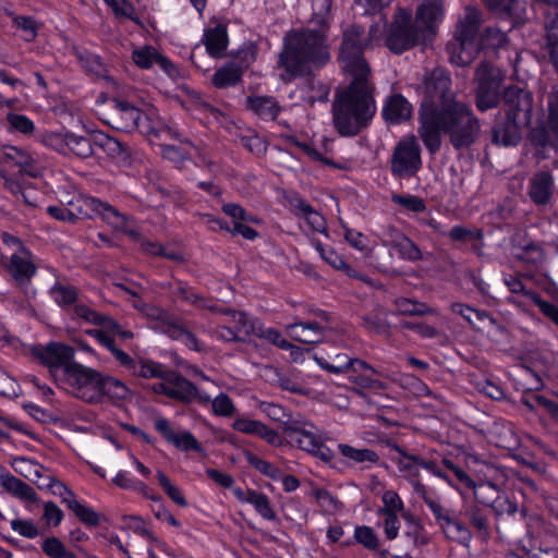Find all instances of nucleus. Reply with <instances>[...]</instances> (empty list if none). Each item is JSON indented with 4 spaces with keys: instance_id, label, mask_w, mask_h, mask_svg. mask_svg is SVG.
<instances>
[{
    "instance_id": "1",
    "label": "nucleus",
    "mask_w": 558,
    "mask_h": 558,
    "mask_svg": "<svg viewBox=\"0 0 558 558\" xmlns=\"http://www.w3.org/2000/svg\"><path fill=\"white\" fill-rule=\"evenodd\" d=\"M362 28L351 25L344 29L338 60L349 77V86L337 94L332 105L333 125L341 136H354L375 114L371 69L363 54Z\"/></svg>"
},
{
    "instance_id": "2",
    "label": "nucleus",
    "mask_w": 558,
    "mask_h": 558,
    "mask_svg": "<svg viewBox=\"0 0 558 558\" xmlns=\"http://www.w3.org/2000/svg\"><path fill=\"white\" fill-rule=\"evenodd\" d=\"M330 0H313V16L306 28L284 37L279 65L284 69V81L306 74L313 65H323L330 59L327 32L330 21Z\"/></svg>"
},
{
    "instance_id": "3",
    "label": "nucleus",
    "mask_w": 558,
    "mask_h": 558,
    "mask_svg": "<svg viewBox=\"0 0 558 558\" xmlns=\"http://www.w3.org/2000/svg\"><path fill=\"white\" fill-rule=\"evenodd\" d=\"M480 121L463 102L453 104L447 110H436L426 104L420 113L418 135L430 154L441 146V133L448 134L457 149L475 142L480 133Z\"/></svg>"
},
{
    "instance_id": "4",
    "label": "nucleus",
    "mask_w": 558,
    "mask_h": 558,
    "mask_svg": "<svg viewBox=\"0 0 558 558\" xmlns=\"http://www.w3.org/2000/svg\"><path fill=\"white\" fill-rule=\"evenodd\" d=\"M481 14L474 8H466L458 19L453 38L447 45L449 60L457 66H466L477 57L481 49L502 47L506 34L497 28L487 27L480 32Z\"/></svg>"
},
{
    "instance_id": "5",
    "label": "nucleus",
    "mask_w": 558,
    "mask_h": 558,
    "mask_svg": "<svg viewBox=\"0 0 558 558\" xmlns=\"http://www.w3.org/2000/svg\"><path fill=\"white\" fill-rule=\"evenodd\" d=\"M421 37L426 36L415 23H411L410 12L399 9L389 28L386 17L381 13L376 15L365 46L374 47L384 43L389 50L401 53L413 47Z\"/></svg>"
},
{
    "instance_id": "6",
    "label": "nucleus",
    "mask_w": 558,
    "mask_h": 558,
    "mask_svg": "<svg viewBox=\"0 0 558 558\" xmlns=\"http://www.w3.org/2000/svg\"><path fill=\"white\" fill-rule=\"evenodd\" d=\"M504 99L508 106L507 124L494 129V143L502 146H514L521 140L522 129L531 122L532 95L519 86H509Z\"/></svg>"
},
{
    "instance_id": "7",
    "label": "nucleus",
    "mask_w": 558,
    "mask_h": 558,
    "mask_svg": "<svg viewBox=\"0 0 558 558\" xmlns=\"http://www.w3.org/2000/svg\"><path fill=\"white\" fill-rule=\"evenodd\" d=\"M117 287L130 293L131 296L135 299L133 301V306L149 319L151 329L156 330L157 332L165 333L173 340L181 341L191 350H202L197 338L184 327H182L172 315L157 306L143 303L137 299L142 290L140 287L128 288L122 283L117 284Z\"/></svg>"
},
{
    "instance_id": "8",
    "label": "nucleus",
    "mask_w": 558,
    "mask_h": 558,
    "mask_svg": "<svg viewBox=\"0 0 558 558\" xmlns=\"http://www.w3.org/2000/svg\"><path fill=\"white\" fill-rule=\"evenodd\" d=\"M100 375L90 367L72 363L57 385L85 402L100 403Z\"/></svg>"
},
{
    "instance_id": "9",
    "label": "nucleus",
    "mask_w": 558,
    "mask_h": 558,
    "mask_svg": "<svg viewBox=\"0 0 558 558\" xmlns=\"http://www.w3.org/2000/svg\"><path fill=\"white\" fill-rule=\"evenodd\" d=\"M69 203L71 213H73V222L77 219L100 217L113 229L124 233H131L128 218L114 207L107 203H102L98 198L90 196H77Z\"/></svg>"
},
{
    "instance_id": "10",
    "label": "nucleus",
    "mask_w": 558,
    "mask_h": 558,
    "mask_svg": "<svg viewBox=\"0 0 558 558\" xmlns=\"http://www.w3.org/2000/svg\"><path fill=\"white\" fill-rule=\"evenodd\" d=\"M504 80L505 75L499 68L486 62L478 65L475 73L477 83L475 102L480 111L497 107Z\"/></svg>"
},
{
    "instance_id": "11",
    "label": "nucleus",
    "mask_w": 558,
    "mask_h": 558,
    "mask_svg": "<svg viewBox=\"0 0 558 558\" xmlns=\"http://www.w3.org/2000/svg\"><path fill=\"white\" fill-rule=\"evenodd\" d=\"M422 168L421 147L414 135L401 138L390 158V171L395 178L414 177Z\"/></svg>"
},
{
    "instance_id": "12",
    "label": "nucleus",
    "mask_w": 558,
    "mask_h": 558,
    "mask_svg": "<svg viewBox=\"0 0 558 558\" xmlns=\"http://www.w3.org/2000/svg\"><path fill=\"white\" fill-rule=\"evenodd\" d=\"M450 86V77L444 70L435 69L428 73L420 86L425 94L420 113L426 104H430L436 110H447L451 105L460 104V101L456 100V96L451 92Z\"/></svg>"
},
{
    "instance_id": "13",
    "label": "nucleus",
    "mask_w": 558,
    "mask_h": 558,
    "mask_svg": "<svg viewBox=\"0 0 558 558\" xmlns=\"http://www.w3.org/2000/svg\"><path fill=\"white\" fill-rule=\"evenodd\" d=\"M222 210L226 215L232 218V228H229L222 220L207 214L203 215L202 219L213 229L216 227L219 229H225L232 234H239L243 236L245 240L253 241L258 236V232L253 229L250 223H260L262 221L259 218L247 214L243 207L234 203L225 204L222 206Z\"/></svg>"
},
{
    "instance_id": "14",
    "label": "nucleus",
    "mask_w": 558,
    "mask_h": 558,
    "mask_svg": "<svg viewBox=\"0 0 558 558\" xmlns=\"http://www.w3.org/2000/svg\"><path fill=\"white\" fill-rule=\"evenodd\" d=\"M223 315L225 319L222 322L225 325L213 330V337L222 341H238L244 340L246 337L254 336L257 332L258 320L246 313L226 311Z\"/></svg>"
},
{
    "instance_id": "15",
    "label": "nucleus",
    "mask_w": 558,
    "mask_h": 558,
    "mask_svg": "<svg viewBox=\"0 0 558 558\" xmlns=\"http://www.w3.org/2000/svg\"><path fill=\"white\" fill-rule=\"evenodd\" d=\"M34 353L48 368L56 384L72 365L71 360L74 357L73 348L60 342H50L46 347L36 348Z\"/></svg>"
},
{
    "instance_id": "16",
    "label": "nucleus",
    "mask_w": 558,
    "mask_h": 558,
    "mask_svg": "<svg viewBox=\"0 0 558 558\" xmlns=\"http://www.w3.org/2000/svg\"><path fill=\"white\" fill-rule=\"evenodd\" d=\"M314 359L323 369L336 375H349L350 373H357L362 371L375 373V368L365 361L355 357H350L343 353H339L328 357L316 354Z\"/></svg>"
},
{
    "instance_id": "17",
    "label": "nucleus",
    "mask_w": 558,
    "mask_h": 558,
    "mask_svg": "<svg viewBox=\"0 0 558 558\" xmlns=\"http://www.w3.org/2000/svg\"><path fill=\"white\" fill-rule=\"evenodd\" d=\"M381 244L389 248V254H398L401 259L409 262L420 260L422 253L420 248L400 231L388 228L381 235Z\"/></svg>"
},
{
    "instance_id": "18",
    "label": "nucleus",
    "mask_w": 558,
    "mask_h": 558,
    "mask_svg": "<svg viewBox=\"0 0 558 558\" xmlns=\"http://www.w3.org/2000/svg\"><path fill=\"white\" fill-rule=\"evenodd\" d=\"M474 496L480 504L493 507L498 513L513 514L517 512L515 504L501 497L499 488L492 482L475 483L471 487Z\"/></svg>"
},
{
    "instance_id": "19",
    "label": "nucleus",
    "mask_w": 558,
    "mask_h": 558,
    "mask_svg": "<svg viewBox=\"0 0 558 558\" xmlns=\"http://www.w3.org/2000/svg\"><path fill=\"white\" fill-rule=\"evenodd\" d=\"M155 429L163 437L166 441L172 444L182 451H202V446L195 436L189 430L175 432L169 420L156 417L154 421Z\"/></svg>"
},
{
    "instance_id": "20",
    "label": "nucleus",
    "mask_w": 558,
    "mask_h": 558,
    "mask_svg": "<svg viewBox=\"0 0 558 558\" xmlns=\"http://www.w3.org/2000/svg\"><path fill=\"white\" fill-rule=\"evenodd\" d=\"M73 312L76 317L84 319L87 323L94 324L98 326V329H94L93 331H102V332H113L120 333L123 338H132L133 333L129 330H124L117 322L112 318L104 316L89 306L81 303H75L73 306Z\"/></svg>"
},
{
    "instance_id": "21",
    "label": "nucleus",
    "mask_w": 558,
    "mask_h": 558,
    "mask_svg": "<svg viewBox=\"0 0 558 558\" xmlns=\"http://www.w3.org/2000/svg\"><path fill=\"white\" fill-rule=\"evenodd\" d=\"M444 15L445 11L440 0H428L423 2L417 9L414 23L427 37L441 23Z\"/></svg>"
},
{
    "instance_id": "22",
    "label": "nucleus",
    "mask_w": 558,
    "mask_h": 558,
    "mask_svg": "<svg viewBox=\"0 0 558 558\" xmlns=\"http://www.w3.org/2000/svg\"><path fill=\"white\" fill-rule=\"evenodd\" d=\"M232 428L243 434L256 435L271 446L277 447L282 444L281 436L277 430L268 427L263 422L257 420H251L247 417L236 418L232 423Z\"/></svg>"
},
{
    "instance_id": "23",
    "label": "nucleus",
    "mask_w": 558,
    "mask_h": 558,
    "mask_svg": "<svg viewBox=\"0 0 558 558\" xmlns=\"http://www.w3.org/2000/svg\"><path fill=\"white\" fill-rule=\"evenodd\" d=\"M232 493L240 502L252 505L256 512L264 519L268 521L277 519L276 511L271 507L270 500L265 494L254 489L243 490L240 487H234Z\"/></svg>"
},
{
    "instance_id": "24",
    "label": "nucleus",
    "mask_w": 558,
    "mask_h": 558,
    "mask_svg": "<svg viewBox=\"0 0 558 558\" xmlns=\"http://www.w3.org/2000/svg\"><path fill=\"white\" fill-rule=\"evenodd\" d=\"M98 389L100 390V402L107 398L113 404L119 405L132 399L131 389L123 381L112 376L101 374Z\"/></svg>"
},
{
    "instance_id": "25",
    "label": "nucleus",
    "mask_w": 558,
    "mask_h": 558,
    "mask_svg": "<svg viewBox=\"0 0 558 558\" xmlns=\"http://www.w3.org/2000/svg\"><path fill=\"white\" fill-rule=\"evenodd\" d=\"M202 41L210 57L221 58L228 46L227 27L220 23L206 27Z\"/></svg>"
},
{
    "instance_id": "26",
    "label": "nucleus",
    "mask_w": 558,
    "mask_h": 558,
    "mask_svg": "<svg viewBox=\"0 0 558 558\" xmlns=\"http://www.w3.org/2000/svg\"><path fill=\"white\" fill-rule=\"evenodd\" d=\"M0 486L14 497L29 502L37 501V494L35 489L9 473L2 465H0Z\"/></svg>"
},
{
    "instance_id": "27",
    "label": "nucleus",
    "mask_w": 558,
    "mask_h": 558,
    "mask_svg": "<svg viewBox=\"0 0 558 558\" xmlns=\"http://www.w3.org/2000/svg\"><path fill=\"white\" fill-rule=\"evenodd\" d=\"M412 105L402 95H392L387 98L383 107V117L392 124L402 123L412 116Z\"/></svg>"
},
{
    "instance_id": "28",
    "label": "nucleus",
    "mask_w": 558,
    "mask_h": 558,
    "mask_svg": "<svg viewBox=\"0 0 558 558\" xmlns=\"http://www.w3.org/2000/svg\"><path fill=\"white\" fill-rule=\"evenodd\" d=\"M287 332L293 340L307 344L318 343L325 337V328L316 322L290 324Z\"/></svg>"
},
{
    "instance_id": "29",
    "label": "nucleus",
    "mask_w": 558,
    "mask_h": 558,
    "mask_svg": "<svg viewBox=\"0 0 558 558\" xmlns=\"http://www.w3.org/2000/svg\"><path fill=\"white\" fill-rule=\"evenodd\" d=\"M9 271L12 277L20 282L29 279L36 272V267L32 260L31 253L21 248L17 253L12 254Z\"/></svg>"
},
{
    "instance_id": "30",
    "label": "nucleus",
    "mask_w": 558,
    "mask_h": 558,
    "mask_svg": "<svg viewBox=\"0 0 558 558\" xmlns=\"http://www.w3.org/2000/svg\"><path fill=\"white\" fill-rule=\"evenodd\" d=\"M64 490L68 497H63V502L66 504L74 514L85 524L97 526L100 522V515L90 507L80 502L74 494L64 485L58 484Z\"/></svg>"
},
{
    "instance_id": "31",
    "label": "nucleus",
    "mask_w": 558,
    "mask_h": 558,
    "mask_svg": "<svg viewBox=\"0 0 558 558\" xmlns=\"http://www.w3.org/2000/svg\"><path fill=\"white\" fill-rule=\"evenodd\" d=\"M141 111L140 118L136 121L137 123L133 129H137L142 134L147 136H156L166 131L163 123L158 116V111L154 106L145 105Z\"/></svg>"
},
{
    "instance_id": "32",
    "label": "nucleus",
    "mask_w": 558,
    "mask_h": 558,
    "mask_svg": "<svg viewBox=\"0 0 558 558\" xmlns=\"http://www.w3.org/2000/svg\"><path fill=\"white\" fill-rule=\"evenodd\" d=\"M88 333L92 335L100 344L111 351L120 364L131 373L136 361H134L128 353L123 352L114 345V340L117 338L124 339L120 333H105L102 331H88Z\"/></svg>"
},
{
    "instance_id": "33",
    "label": "nucleus",
    "mask_w": 558,
    "mask_h": 558,
    "mask_svg": "<svg viewBox=\"0 0 558 558\" xmlns=\"http://www.w3.org/2000/svg\"><path fill=\"white\" fill-rule=\"evenodd\" d=\"M493 11L509 17L513 25L523 20L524 3L520 0H483Z\"/></svg>"
},
{
    "instance_id": "34",
    "label": "nucleus",
    "mask_w": 558,
    "mask_h": 558,
    "mask_svg": "<svg viewBox=\"0 0 558 558\" xmlns=\"http://www.w3.org/2000/svg\"><path fill=\"white\" fill-rule=\"evenodd\" d=\"M247 107L264 120L276 119L280 110L275 98L269 96L248 97Z\"/></svg>"
},
{
    "instance_id": "35",
    "label": "nucleus",
    "mask_w": 558,
    "mask_h": 558,
    "mask_svg": "<svg viewBox=\"0 0 558 558\" xmlns=\"http://www.w3.org/2000/svg\"><path fill=\"white\" fill-rule=\"evenodd\" d=\"M293 210L295 214L301 217L308 229L313 232L322 233L325 231V219L324 217L314 210L303 199H296L293 204Z\"/></svg>"
},
{
    "instance_id": "36",
    "label": "nucleus",
    "mask_w": 558,
    "mask_h": 558,
    "mask_svg": "<svg viewBox=\"0 0 558 558\" xmlns=\"http://www.w3.org/2000/svg\"><path fill=\"white\" fill-rule=\"evenodd\" d=\"M553 193V177L547 172H541L534 177L531 183L530 196L537 204H546Z\"/></svg>"
},
{
    "instance_id": "37",
    "label": "nucleus",
    "mask_w": 558,
    "mask_h": 558,
    "mask_svg": "<svg viewBox=\"0 0 558 558\" xmlns=\"http://www.w3.org/2000/svg\"><path fill=\"white\" fill-rule=\"evenodd\" d=\"M546 49L550 60L558 68V12L546 13Z\"/></svg>"
},
{
    "instance_id": "38",
    "label": "nucleus",
    "mask_w": 558,
    "mask_h": 558,
    "mask_svg": "<svg viewBox=\"0 0 558 558\" xmlns=\"http://www.w3.org/2000/svg\"><path fill=\"white\" fill-rule=\"evenodd\" d=\"M400 457L396 460L398 471L413 485H418L421 458L411 456L398 449Z\"/></svg>"
},
{
    "instance_id": "39",
    "label": "nucleus",
    "mask_w": 558,
    "mask_h": 558,
    "mask_svg": "<svg viewBox=\"0 0 558 558\" xmlns=\"http://www.w3.org/2000/svg\"><path fill=\"white\" fill-rule=\"evenodd\" d=\"M170 398L182 400L185 402L193 401L197 396V388L182 376L172 372L171 377Z\"/></svg>"
},
{
    "instance_id": "40",
    "label": "nucleus",
    "mask_w": 558,
    "mask_h": 558,
    "mask_svg": "<svg viewBox=\"0 0 558 558\" xmlns=\"http://www.w3.org/2000/svg\"><path fill=\"white\" fill-rule=\"evenodd\" d=\"M440 527L445 535L451 541L461 544H468L471 541V532L460 520L457 519L456 514H452L449 520L442 522Z\"/></svg>"
},
{
    "instance_id": "41",
    "label": "nucleus",
    "mask_w": 558,
    "mask_h": 558,
    "mask_svg": "<svg viewBox=\"0 0 558 558\" xmlns=\"http://www.w3.org/2000/svg\"><path fill=\"white\" fill-rule=\"evenodd\" d=\"M66 141L68 153H72L80 158H87L96 153L94 136L84 137L71 133V135H68Z\"/></svg>"
},
{
    "instance_id": "42",
    "label": "nucleus",
    "mask_w": 558,
    "mask_h": 558,
    "mask_svg": "<svg viewBox=\"0 0 558 558\" xmlns=\"http://www.w3.org/2000/svg\"><path fill=\"white\" fill-rule=\"evenodd\" d=\"M1 163L11 162L19 166L23 171L28 172L32 167V157L23 149L15 146H4L0 150Z\"/></svg>"
},
{
    "instance_id": "43",
    "label": "nucleus",
    "mask_w": 558,
    "mask_h": 558,
    "mask_svg": "<svg viewBox=\"0 0 558 558\" xmlns=\"http://www.w3.org/2000/svg\"><path fill=\"white\" fill-rule=\"evenodd\" d=\"M49 292L52 300L63 308L73 307L77 301L76 289L72 286L57 282L53 287L50 288Z\"/></svg>"
},
{
    "instance_id": "44",
    "label": "nucleus",
    "mask_w": 558,
    "mask_h": 558,
    "mask_svg": "<svg viewBox=\"0 0 558 558\" xmlns=\"http://www.w3.org/2000/svg\"><path fill=\"white\" fill-rule=\"evenodd\" d=\"M241 75V69L233 63H229L216 71L213 76V84L218 88L233 86L240 81Z\"/></svg>"
},
{
    "instance_id": "45",
    "label": "nucleus",
    "mask_w": 558,
    "mask_h": 558,
    "mask_svg": "<svg viewBox=\"0 0 558 558\" xmlns=\"http://www.w3.org/2000/svg\"><path fill=\"white\" fill-rule=\"evenodd\" d=\"M94 144L96 149H101L111 158H121L125 154L122 144L118 140L104 133L94 135Z\"/></svg>"
},
{
    "instance_id": "46",
    "label": "nucleus",
    "mask_w": 558,
    "mask_h": 558,
    "mask_svg": "<svg viewBox=\"0 0 558 558\" xmlns=\"http://www.w3.org/2000/svg\"><path fill=\"white\" fill-rule=\"evenodd\" d=\"M160 56L161 53H159L156 48L151 46H143L133 50L132 60L138 68L148 70L155 63L157 64Z\"/></svg>"
},
{
    "instance_id": "47",
    "label": "nucleus",
    "mask_w": 558,
    "mask_h": 558,
    "mask_svg": "<svg viewBox=\"0 0 558 558\" xmlns=\"http://www.w3.org/2000/svg\"><path fill=\"white\" fill-rule=\"evenodd\" d=\"M114 102V109L117 110V113L120 116L122 121L124 122L125 129H133L134 125L137 123V119L140 118V113L142 112V108H137L133 105H131L126 100H113Z\"/></svg>"
},
{
    "instance_id": "48",
    "label": "nucleus",
    "mask_w": 558,
    "mask_h": 558,
    "mask_svg": "<svg viewBox=\"0 0 558 558\" xmlns=\"http://www.w3.org/2000/svg\"><path fill=\"white\" fill-rule=\"evenodd\" d=\"M338 449L343 457L356 463H375L378 460V456L376 454V452L369 449H357L347 444H339Z\"/></svg>"
},
{
    "instance_id": "49",
    "label": "nucleus",
    "mask_w": 558,
    "mask_h": 558,
    "mask_svg": "<svg viewBox=\"0 0 558 558\" xmlns=\"http://www.w3.org/2000/svg\"><path fill=\"white\" fill-rule=\"evenodd\" d=\"M244 458L247 463L262 474L270 477L271 480L278 481L281 478V471L271 464L270 462L258 458L256 454L246 451Z\"/></svg>"
},
{
    "instance_id": "50",
    "label": "nucleus",
    "mask_w": 558,
    "mask_h": 558,
    "mask_svg": "<svg viewBox=\"0 0 558 558\" xmlns=\"http://www.w3.org/2000/svg\"><path fill=\"white\" fill-rule=\"evenodd\" d=\"M10 526L17 535L28 539H34L40 535V529L32 519L14 518L10 521Z\"/></svg>"
},
{
    "instance_id": "51",
    "label": "nucleus",
    "mask_w": 558,
    "mask_h": 558,
    "mask_svg": "<svg viewBox=\"0 0 558 558\" xmlns=\"http://www.w3.org/2000/svg\"><path fill=\"white\" fill-rule=\"evenodd\" d=\"M165 369L159 363L150 360H140L135 362L131 374L143 378H156L162 376Z\"/></svg>"
},
{
    "instance_id": "52",
    "label": "nucleus",
    "mask_w": 558,
    "mask_h": 558,
    "mask_svg": "<svg viewBox=\"0 0 558 558\" xmlns=\"http://www.w3.org/2000/svg\"><path fill=\"white\" fill-rule=\"evenodd\" d=\"M355 542L368 550H376L379 547V538L368 525H357L354 529Z\"/></svg>"
},
{
    "instance_id": "53",
    "label": "nucleus",
    "mask_w": 558,
    "mask_h": 558,
    "mask_svg": "<svg viewBox=\"0 0 558 558\" xmlns=\"http://www.w3.org/2000/svg\"><path fill=\"white\" fill-rule=\"evenodd\" d=\"M41 549L49 558H75V555L66 550L64 544L54 536L45 538Z\"/></svg>"
},
{
    "instance_id": "54",
    "label": "nucleus",
    "mask_w": 558,
    "mask_h": 558,
    "mask_svg": "<svg viewBox=\"0 0 558 558\" xmlns=\"http://www.w3.org/2000/svg\"><path fill=\"white\" fill-rule=\"evenodd\" d=\"M157 480L168 497L178 506L186 507L187 502L182 492L171 482V480L161 471L157 472Z\"/></svg>"
},
{
    "instance_id": "55",
    "label": "nucleus",
    "mask_w": 558,
    "mask_h": 558,
    "mask_svg": "<svg viewBox=\"0 0 558 558\" xmlns=\"http://www.w3.org/2000/svg\"><path fill=\"white\" fill-rule=\"evenodd\" d=\"M381 501L384 505L378 508L377 513L399 514L404 510V504L395 490H385L381 495Z\"/></svg>"
},
{
    "instance_id": "56",
    "label": "nucleus",
    "mask_w": 558,
    "mask_h": 558,
    "mask_svg": "<svg viewBox=\"0 0 558 558\" xmlns=\"http://www.w3.org/2000/svg\"><path fill=\"white\" fill-rule=\"evenodd\" d=\"M292 440L295 441L302 450L312 452L320 440L312 430L305 428H295L291 432Z\"/></svg>"
},
{
    "instance_id": "57",
    "label": "nucleus",
    "mask_w": 558,
    "mask_h": 558,
    "mask_svg": "<svg viewBox=\"0 0 558 558\" xmlns=\"http://www.w3.org/2000/svg\"><path fill=\"white\" fill-rule=\"evenodd\" d=\"M304 99L311 104L316 101H327L329 89L319 82L311 81L301 89Z\"/></svg>"
},
{
    "instance_id": "58",
    "label": "nucleus",
    "mask_w": 558,
    "mask_h": 558,
    "mask_svg": "<svg viewBox=\"0 0 558 558\" xmlns=\"http://www.w3.org/2000/svg\"><path fill=\"white\" fill-rule=\"evenodd\" d=\"M378 517L383 518L381 523L377 525L383 527L385 537L388 541H393L398 537L401 522L399 520V514L392 513H377Z\"/></svg>"
},
{
    "instance_id": "59",
    "label": "nucleus",
    "mask_w": 558,
    "mask_h": 558,
    "mask_svg": "<svg viewBox=\"0 0 558 558\" xmlns=\"http://www.w3.org/2000/svg\"><path fill=\"white\" fill-rule=\"evenodd\" d=\"M211 411L214 415L230 417L235 413V405L226 393H219L211 400Z\"/></svg>"
},
{
    "instance_id": "60",
    "label": "nucleus",
    "mask_w": 558,
    "mask_h": 558,
    "mask_svg": "<svg viewBox=\"0 0 558 558\" xmlns=\"http://www.w3.org/2000/svg\"><path fill=\"white\" fill-rule=\"evenodd\" d=\"M507 558H558V548H539L538 553H532L525 545H519Z\"/></svg>"
},
{
    "instance_id": "61",
    "label": "nucleus",
    "mask_w": 558,
    "mask_h": 558,
    "mask_svg": "<svg viewBox=\"0 0 558 558\" xmlns=\"http://www.w3.org/2000/svg\"><path fill=\"white\" fill-rule=\"evenodd\" d=\"M256 337L265 339L269 341L270 343L277 345L280 349L288 350L289 348H293L292 344H290L275 328H263L262 325L258 323L257 325V332H255Z\"/></svg>"
},
{
    "instance_id": "62",
    "label": "nucleus",
    "mask_w": 558,
    "mask_h": 558,
    "mask_svg": "<svg viewBox=\"0 0 558 558\" xmlns=\"http://www.w3.org/2000/svg\"><path fill=\"white\" fill-rule=\"evenodd\" d=\"M12 466L15 470V472L20 473L25 477H28L31 475H35L37 477L40 476L41 466L29 458H15L13 460Z\"/></svg>"
},
{
    "instance_id": "63",
    "label": "nucleus",
    "mask_w": 558,
    "mask_h": 558,
    "mask_svg": "<svg viewBox=\"0 0 558 558\" xmlns=\"http://www.w3.org/2000/svg\"><path fill=\"white\" fill-rule=\"evenodd\" d=\"M13 24L24 32L23 38L26 41H32L36 38L39 26L33 17L14 15Z\"/></svg>"
},
{
    "instance_id": "64",
    "label": "nucleus",
    "mask_w": 558,
    "mask_h": 558,
    "mask_svg": "<svg viewBox=\"0 0 558 558\" xmlns=\"http://www.w3.org/2000/svg\"><path fill=\"white\" fill-rule=\"evenodd\" d=\"M391 201L413 213H423L426 209L424 201L415 195L395 194Z\"/></svg>"
}]
</instances>
